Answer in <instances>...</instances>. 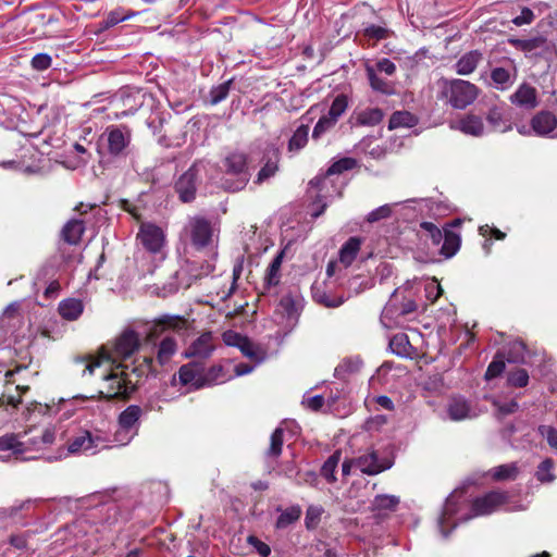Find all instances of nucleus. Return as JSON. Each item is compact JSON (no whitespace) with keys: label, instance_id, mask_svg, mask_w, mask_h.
Returning a JSON list of instances; mask_svg holds the SVG:
<instances>
[{"label":"nucleus","instance_id":"f257e3e1","mask_svg":"<svg viewBox=\"0 0 557 557\" xmlns=\"http://www.w3.org/2000/svg\"><path fill=\"white\" fill-rule=\"evenodd\" d=\"M77 364L84 367L83 375L100 377L98 389L100 395L106 398L125 397L135 389V384L132 382L126 367L121 363L114 364L110 356L99 355L82 358L77 360Z\"/></svg>","mask_w":557,"mask_h":557},{"label":"nucleus","instance_id":"f03ea898","mask_svg":"<svg viewBox=\"0 0 557 557\" xmlns=\"http://www.w3.org/2000/svg\"><path fill=\"white\" fill-rule=\"evenodd\" d=\"M356 165V160L352 158H343L338 161H335L326 171V173L322 176H317L309 183L308 194L311 198H313L312 202V212L311 215L313 218L320 216L327 203L326 200L339 197L342 194V189L331 178L332 175L341 174L344 171H348L354 169Z\"/></svg>","mask_w":557,"mask_h":557},{"label":"nucleus","instance_id":"7ed1b4c3","mask_svg":"<svg viewBox=\"0 0 557 557\" xmlns=\"http://www.w3.org/2000/svg\"><path fill=\"white\" fill-rule=\"evenodd\" d=\"M136 239L145 251V258L149 261L146 268L144 264H141V268L147 273H153L166 258L165 230L152 222H143L139 225Z\"/></svg>","mask_w":557,"mask_h":557},{"label":"nucleus","instance_id":"20e7f679","mask_svg":"<svg viewBox=\"0 0 557 557\" xmlns=\"http://www.w3.org/2000/svg\"><path fill=\"white\" fill-rule=\"evenodd\" d=\"M480 88L469 81L454 78L442 83V98L454 109L463 110L471 106L480 95Z\"/></svg>","mask_w":557,"mask_h":557},{"label":"nucleus","instance_id":"39448f33","mask_svg":"<svg viewBox=\"0 0 557 557\" xmlns=\"http://www.w3.org/2000/svg\"><path fill=\"white\" fill-rule=\"evenodd\" d=\"M223 166L227 176L223 180V187L228 191H239L244 189L249 182L247 156L244 152L234 151L228 153L223 161Z\"/></svg>","mask_w":557,"mask_h":557},{"label":"nucleus","instance_id":"423d86ee","mask_svg":"<svg viewBox=\"0 0 557 557\" xmlns=\"http://www.w3.org/2000/svg\"><path fill=\"white\" fill-rule=\"evenodd\" d=\"M132 140V131L124 125H110L99 137L98 152L107 153L113 157L125 154Z\"/></svg>","mask_w":557,"mask_h":557},{"label":"nucleus","instance_id":"0eeeda50","mask_svg":"<svg viewBox=\"0 0 557 557\" xmlns=\"http://www.w3.org/2000/svg\"><path fill=\"white\" fill-rule=\"evenodd\" d=\"M110 441L99 434H92L88 431H83L75 436L66 448L60 451V457L67 456L69 454H89L94 455L102 449L110 448Z\"/></svg>","mask_w":557,"mask_h":557},{"label":"nucleus","instance_id":"6e6552de","mask_svg":"<svg viewBox=\"0 0 557 557\" xmlns=\"http://www.w3.org/2000/svg\"><path fill=\"white\" fill-rule=\"evenodd\" d=\"M216 348V339L211 332H203L195 338L183 351V357L191 359L202 366V362L208 360Z\"/></svg>","mask_w":557,"mask_h":557},{"label":"nucleus","instance_id":"1a4fd4ad","mask_svg":"<svg viewBox=\"0 0 557 557\" xmlns=\"http://www.w3.org/2000/svg\"><path fill=\"white\" fill-rule=\"evenodd\" d=\"M140 347V338L137 332L125 330L114 342L112 350L107 352L102 350L99 355L110 356L111 360L116 363V359L131 358Z\"/></svg>","mask_w":557,"mask_h":557},{"label":"nucleus","instance_id":"9d476101","mask_svg":"<svg viewBox=\"0 0 557 557\" xmlns=\"http://www.w3.org/2000/svg\"><path fill=\"white\" fill-rule=\"evenodd\" d=\"M64 430L61 423H49L39 435L29 437L25 443L26 451H44L62 440Z\"/></svg>","mask_w":557,"mask_h":557},{"label":"nucleus","instance_id":"9b49d317","mask_svg":"<svg viewBox=\"0 0 557 557\" xmlns=\"http://www.w3.org/2000/svg\"><path fill=\"white\" fill-rule=\"evenodd\" d=\"M187 230L190 240L197 249H203L213 244L214 228L208 220L193 216L188 221Z\"/></svg>","mask_w":557,"mask_h":557},{"label":"nucleus","instance_id":"f8f14e48","mask_svg":"<svg viewBox=\"0 0 557 557\" xmlns=\"http://www.w3.org/2000/svg\"><path fill=\"white\" fill-rule=\"evenodd\" d=\"M173 384L178 383L187 391H196L203 387L202 366L198 362L190 361L182 366L178 372L172 379Z\"/></svg>","mask_w":557,"mask_h":557},{"label":"nucleus","instance_id":"ddd939ff","mask_svg":"<svg viewBox=\"0 0 557 557\" xmlns=\"http://www.w3.org/2000/svg\"><path fill=\"white\" fill-rule=\"evenodd\" d=\"M461 496L462 492L455 491L447 497L444 505L443 512L438 519V527L445 537L457 525V521L454 520V517L459 510Z\"/></svg>","mask_w":557,"mask_h":557},{"label":"nucleus","instance_id":"4468645a","mask_svg":"<svg viewBox=\"0 0 557 557\" xmlns=\"http://www.w3.org/2000/svg\"><path fill=\"white\" fill-rule=\"evenodd\" d=\"M505 494L500 492H491L476 498L472 504V517L490 515L497 510L505 502ZM471 518V516H470ZM469 517L462 520H468Z\"/></svg>","mask_w":557,"mask_h":557},{"label":"nucleus","instance_id":"2eb2a0df","mask_svg":"<svg viewBox=\"0 0 557 557\" xmlns=\"http://www.w3.org/2000/svg\"><path fill=\"white\" fill-rule=\"evenodd\" d=\"M392 467V462L387 459H380L373 450L356 458V468L362 473L375 475Z\"/></svg>","mask_w":557,"mask_h":557},{"label":"nucleus","instance_id":"dca6fc26","mask_svg":"<svg viewBox=\"0 0 557 557\" xmlns=\"http://www.w3.org/2000/svg\"><path fill=\"white\" fill-rule=\"evenodd\" d=\"M447 414L453 421H461L478 417L476 409L462 396H454L447 404Z\"/></svg>","mask_w":557,"mask_h":557},{"label":"nucleus","instance_id":"f3484780","mask_svg":"<svg viewBox=\"0 0 557 557\" xmlns=\"http://www.w3.org/2000/svg\"><path fill=\"white\" fill-rule=\"evenodd\" d=\"M532 131L539 136L557 137V119L548 111H541L531 120Z\"/></svg>","mask_w":557,"mask_h":557},{"label":"nucleus","instance_id":"a211bd4d","mask_svg":"<svg viewBox=\"0 0 557 557\" xmlns=\"http://www.w3.org/2000/svg\"><path fill=\"white\" fill-rule=\"evenodd\" d=\"M222 339L225 345L237 347L245 357L255 359L258 357L257 349L246 336L235 332V331H226L222 335Z\"/></svg>","mask_w":557,"mask_h":557},{"label":"nucleus","instance_id":"6ab92c4d","mask_svg":"<svg viewBox=\"0 0 557 557\" xmlns=\"http://www.w3.org/2000/svg\"><path fill=\"white\" fill-rule=\"evenodd\" d=\"M511 103L531 110L537 106L536 89L529 84H521L510 96Z\"/></svg>","mask_w":557,"mask_h":557},{"label":"nucleus","instance_id":"aec40b11","mask_svg":"<svg viewBox=\"0 0 557 557\" xmlns=\"http://www.w3.org/2000/svg\"><path fill=\"white\" fill-rule=\"evenodd\" d=\"M33 426L29 425L23 433H7L0 436V450L12 451L14 455H22L26 453L25 443L21 441L22 436L30 434Z\"/></svg>","mask_w":557,"mask_h":557},{"label":"nucleus","instance_id":"412c9836","mask_svg":"<svg viewBox=\"0 0 557 557\" xmlns=\"http://www.w3.org/2000/svg\"><path fill=\"white\" fill-rule=\"evenodd\" d=\"M486 121L494 132L506 133L512 129L510 114L502 108L490 109Z\"/></svg>","mask_w":557,"mask_h":557},{"label":"nucleus","instance_id":"4be33fe9","mask_svg":"<svg viewBox=\"0 0 557 557\" xmlns=\"http://www.w3.org/2000/svg\"><path fill=\"white\" fill-rule=\"evenodd\" d=\"M176 191L180 198L184 202H188L194 199L196 193V171L189 169L186 171L176 182Z\"/></svg>","mask_w":557,"mask_h":557},{"label":"nucleus","instance_id":"5701e85b","mask_svg":"<svg viewBox=\"0 0 557 557\" xmlns=\"http://www.w3.org/2000/svg\"><path fill=\"white\" fill-rule=\"evenodd\" d=\"M120 102L123 109L116 114L119 117L134 114L143 107L145 94L139 89L125 92L121 96Z\"/></svg>","mask_w":557,"mask_h":557},{"label":"nucleus","instance_id":"b1692460","mask_svg":"<svg viewBox=\"0 0 557 557\" xmlns=\"http://www.w3.org/2000/svg\"><path fill=\"white\" fill-rule=\"evenodd\" d=\"M66 401L61 399L60 403L55 406H50L41 403H30L27 405L25 410V420L30 421L33 417L36 416H58L60 410L66 406Z\"/></svg>","mask_w":557,"mask_h":557},{"label":"nucleus","instance_id":"393cba45","mask_svg":"<svg viewBox=\"0 0 557 557\" xmlns=\"http://www.w3.org/2000/svg\"><path fill=\"white\" fill-rule=\"evenodd\" d=\"M162 331H173L178 335H186L193 324L187 319L180 315H165L159 320Z\"/></svg>","mask_w":557,"mask_h":557},{"label":"nucleus","instance_id":"a878e982","mask_svg":"<svg viewBox=\"0 0 557 557\" xmlns=\"http://www.w3.org/2000/svg\"><path fill=\"white\" fill-rule=\"evenodd\" d=\"M84 311V304L77 298L63 299L58 306V312L62 319L67 321L77 320Z\"/></svg>","mask_w":557,"mask_h":557},{"label":"nucleus","instance_id":"bb28decb","mask_svg":"<svg viewBox=\"0 0 557 557\" xmlns=\"http://www.w3.org/2000/svg\"><path fill=\"white\" fill-rule=\"evenodd\" d=\"M481 60V52L478 50L469 51L456 62L455 71L459 75H469L474 72Z\"/></svg>","mask_w":557,"mask_h":557},{"label":"nucleus","instance_id":"cd10ccee","mask_svg":"<svg viewBox=\"0 0 557 557\" xmlns=\"http://www.w3.org/2000/svg\"><path fill=\"white\" fill-rule=\"evenodd\" d=\"M177 341L173 336H164L157 348V361L164 366L171 361L173 356L177 352Z\"/></svg>","mask_w":557,"mask_h":557},{"label":"nucleus","instance_id":"c85d7f7f","mask_svg":"<svg viewBox=\"0 0 557 557\" xmlns=\"http://www.w3.org/2000/svg\"><path fill=\"white\" fill-rule=\"evenodd\" d=\"M143 410L137 405H131L119 416V425L126 430L137 431Z\"/></svg>","mask_w":557,"mask_h":557},{"label":"nucleus","instance_id":"c756f323","mask_svg":"<svg viewBox=\"0 0 557 557\" xmlns=\"http://www.w3.org/2000/svg\"><path fill=\"white\" fill-rule=\"evenodd\" d=\"M463 134L471 136H481L484 133V124L481 117L475 115H467L466 117L458 121L455 126Z\"/></svg>","mask_w":557,"mask_h":557},{"label":"nucleus","instance_id":"7c9ffc66","mask_svg":"<svg viewBox=\"0 0 557 557\" xmlns=\"http://www.w3.org/2000/svg\"><path fill=\"white\" fill-rule=\"evenodd\" d=\"M361 246V239L350 237L339 250V262L344 267H349L356 259Z\"/></svg>","mask_w":557,"mask_h":557},{"label":"nucleus","instance_id":"2f4dec72","mask_svg":"<svg viewBox=\"0 0 557 557\" xmlns=\"http://www.w3.org/2000/svg\"><path fill=\"white\" fill-rule=\"evenodd\" d=\"M399 504V498L395 495H376L371 504V508L373 511L377 512V515H385L387 512L394 511Z\"/></svg>","mask_w":557,"mask_h":557},{"label":"nucleus","instance_id":"473e14b6","mask_svg":"<svg viewBox=\"0 0 557 557\" xmlns=\"http://www.w3.org/2000/svg\"><path fill=\"white\" fill-rule=\"evenodd\" d=\"M367 77L369 79L370 86L374 91L392 95L394 92V87L387 81L381 78L375 70L371 65L366 66Z\"/></svg>","mask_w":557,"mask_h":557},{"label":"nucleus","instance_id":"72a5a7b5","mask_svg":"<svg viewBox=\"0 0 557 557\" xmlns=\"http://www.w3.org/2000/svg\"><path fill=\"white\" fill-rule=\"evenodd\" d=\"M491 78L495 88L506 90L513 84L515 75L507 69L495 67L491 72Z\"/></svg>","mask_w":557,"mask_h":557},{"label":"nucleus","instance_id":"f704fd0d","mask_svg":"<svg viewBox=\"0 0 557 557\" xmlns=\"http://www.w3.org/2000/svg\"><path fill=\"white\" fill-rule=\"evenodd\" d=\"M442 242L443 244L440 251L445 258L453 257L460 247L459 235L450 230H445Z\"/></svg>","mask_w":557,"mask_h":557},{"label":"nucleus","instance_id":"c9c22d12","mask_svg":"<svg viewBox=\"0 0 557 557\" xmlns=\"http://www.w3.org/2000/svg\"><path fill=\"white\" fill-rule=\"evenodd\" d=\"M85 231L84 224L79 220H72L65 224L62 231L63 238L71 245H76Z\"/></svg>","mask_w":557,"mask_h":557},{"label":"nucleus","instance_id":"e433bc0d","mask_svg":"<svg viewBox=\"0 0 557 557\" xmlns=\"http://www.w3.org/2000/svg\"><path fill=\"white\" fill-rule=\"evenodd\" d=\"M389 347L394 354L400 357H408L412 352V346L405 333L394 335L389 341Z\"/></svg>","mask_w":557,"mask_h":557},{"label":"nucleus","instance_id":"4c0bfd02","mask_svg":"<svg viewBox=\"0 0 557 557\" xmlns=\"http://www.w3.org/2000/svg\"><path fill=\"white\" fill-rule=\"evenodd\" d=\"M418 123L416 115L408 111L394 112L388 122V128L395 129L399 127H413Z\"/></svg>","mask_w":557,"mask_h":557},{"label":"nucleus","instance_id":"58836bf2","mask_svg":"<svg viewBox=\"0 0 557 557\" xmlns=\"http://www.w3.org/2000/svg\"><path fill=\"white\" fill-rule=\"evenodd\" d=\"M383 111L379 108H368L362 111H360L357 116L356 121L360 125L364 126H374L377 125L383 120Z\"/></svg>","mask_w":557,"mask_h":557},{"label":"nucleus","instance_id":"ea45409f","mask_svg":"<svg viewBox=\"0 0 557 557\" xmlns=\"http://www.w3.org/2000/svg\"><path fill=\"white\" fill-rule=\"evenodd\" d=\"M278 156L276 151H272V157L265 162V164L260 169L256 183L262 184L269 178L273 177L278 170Z\"/></svg>","mask_w":557,"mask_h":557},{"label":"nucleus","instance_id":"a19ab883","mask_svg":"<svg viewBox=\"0 0 557 557\" xmlns=\"http://www.w3.org/2000/svg\"><path fill=\"white\" fill-rule=\"evenodd\" d=\"M283 253L277 255L270 263L265 276H264V285L265 287H272L278 284L280 282V271L282 265Z\"/></svg>","mask_w":557,"mask_h":557},{"label":"nucleus","instance_id":"79ce46f5","mask_svg":"<svg viewBox=\"0 0 557 557\" xmlns=\"http://www.w3.org/2000/svg\"><path fill=\"white\" fill-rule=\"evenodd\" d=\"M309 136V127L307 125H300L288 143V150L290 152H298L301 150L308 143Z\"/></svg>","mask_w":557,"mask_h":557},{"label":"nucleus","instance_id":"37998d69","mask_svg":"<svg viewBox=\"0 0 557 557\" xmlns=\"http://www.w3.org/2000/svg\"><path fill=\"white\" fill-rule=\"evenodd\" d=\"M301 516V509L299 506H292L278 516L276 520V528L277 529H284L292 524L293 522L297 521Z\"/></svg>","mask_w":557,"mask_h":557},{"label":"nucleus","instance_id":"c03bdc74","mask_svg":"<svg viewBox=\"0 0 557 557\" xmlns=\"http://www.w3.org/2000/svg\"><path fill=\"white\" fill-rule=\"evenodd\" d=\"M203 386L225 382L228 377L222 366H213L206 372L202 371Z\"/></svg>","mask_w":557,"mask_h":557},{"label":"nucleus","instance_id":"a18cd8bd","mask_svg":"<svg viewBox=\"0 0 557 557\" xmlns=\"http://www.w3.org/2000/svg\"><path fill=\"white\" fill-rule=\"evenodd\" d=\"M341 461V453L335 451L332 456L327 458L324 465L321 468V474L325 480L330 483L335 482L336 478L334 475L335 470Z\"/></svg>","mask_w":557,"mask_h":557},{"label":"nucleus","instance_id":"49530a36","mask_svg":"<svg viewBox=\"0 0 557 557\" xmlns=\"http://www.w3.org/2000/svg\"><path fill=\"white\" fill-rule=\"evenodd\" d=\"M492 476L496 481L511 480L518 474V468L516 463H506L495 467L491 470Z\"/></svg>","mask_w":557,"mask_h":557},{"label":"nucleus","instance_id":"de8ad7c7","mask_svg":"<svg viewBox=\"0 0 557 557\" xmlns=\"http://www.w3.org/2000/svg\"><path fill=\"white\" fill-rule=\"evenodd\" d=\"M554 462L552 459L547 458L543 460L535 472L536 479L542 483H550L555 480V474L553 473Z\"/></svg>","mask_w":557,"mask_h":557},{"label":"nucleus","instance_id":"09e8293b","mask_svg":"<svg viewBox=\"0 0 557 557\" xmlns=\"http://www.w3.org/2000/svg\"><path fill=\"white\" fill-rule=\"evenodd\" d=\"M420 227L424 232L423 236L430 239L434 246L438 247L443 240V232L432 222H422Z\"/></svg>","mask_w":557,"mask_h":557},{"label":"nucleus","instance_id":"8fccbe9b","mask_svg":"<svg viewBox=\"0 0 557 557\" xmlns=\"http://www.w3.org/2000/svg\"><path fill=\"white\" fill-rule=\"evenodd\" d=\"M525 359V345L516 341L509 345L507 360L513 363H522Z\"/></svg>","mask_w":557,"mask_h":557},{"label":"nucleus","instance_id":"3c124183","mask_svg":"<svg viewBox=\"0 0 557 557\" xmlns=\"http://www.w3.org/2000/svg\"><path fill=\"white\" fill-rule=\"evenodd\" d=\"M336 122L337 121L334 120V117L330 116L329 114L321 116L313 128L312 138H320L323 134L333 128Z\"/></svg>","mask_w":557,"mask_h":557},{"label":"nucleus","instance_id":"603ef678","mask_svg":"<svg viewBox=\"0 0 557 557\" xmlns=\"http://www.w3.org/2000/svg\"><path fill=\"white\" fill-rule=\"evenodd\" d=\"M281 308L286 314L292 315L296 313L300 307V298L298 295L286 294L280 300Z\"/></svg>","mask_w":557,"mask_h":557},{"label":"nucleus","instance_id":"864d4df0","mask_svg":"<svg viewBox=\"0 0 557 557\" xmlns=\"http://www.w3.org/2000/svg\"><path fill=\"white\" fill-rule=\"evenodd\" d=\"M27 389H28L27 386L17 385L16 386V391L18 392L17 396H15V395L0 396V408H3L5 410H8L9 407L16 408L18 406V404L22 403L21 394L25 393Z\"/></svg>","mask_w":557,"mask_h":557},{"label":"nucleus","instance_id":"5fc2aeb1","mask_svg":"<svg viewBox=\"0 0 557 557\" xmlns=\"http://www.w3.org/2000/svg\"><path fill=\"white\" fill-rule=\"evenodd\" d=\"M348 107V99L345 95H338L332 102L329 110V115L338 120V117L346 111Z\"/></svg>","mask_w":557,"mask_h":557},{"label":"nucleus","instance_id":"6e6d98bb","mask_svg":"<svg viewBox=\"0 0 557 557\" xmlns=\"http://www.w3.org/2000/svg\"><path fill=\"white\" fill-rule=\"evenodd\" d=\"M283 446V429L277 428L271 435L270 447L268 450L269 456L277 457L282 453Z\"/></svg>","mask_w":557,"mask_h":557},{"label":"nucleus","instance_id":"4d7b16f0","mask_svg":"<svg viewBox=\"0 0 557 557\" xmlns=\"http://www.w3.org/2000/svg\"><path fill=\"white\" fill-rule=\"evenodd\" d=\"M397 205L398 203L383 205V206L372 210L371 212H369V214L367 216V221L370 223H373V222H377L380 220L389 218L393 212V208Z\"/></svg>","mask_w":557,"mask_h":557},{"label":"nucleus","instance_id":"13d9d810","mask_svg":"<svg viewBox=\"0 0 557 557\" xmlns=\"http://www.w3.org/2000/svg\"><path fill=\"white\" fill-rule=\"evenodd\" d=\"M231 81L220 84L210 90V102L216 104L223 101L230 92Z\"/></svg>","mask_w":557,"mask_h":557},{"label":"nucleus","instance_id":"bf43d9fd","mask_svg":"<svg viewBox=\"0 0 557 557\" xmlns=\"http://www.w3.org/2000/svg\"><path fill=\"white\" fill-rule=\"evenodd\" d=\"M508 383L516 387H524L529 383V374L524 369H518L509 373Z\"/></svg>","mask_w":557,"mask_h":557},{"label":"nucleus","instance_id":"052dcab7","mask_svg":"<svg viewBox=\"0 0 557 557\" xmlns=\"http://www.w3.org/2000/svg\"><path fill=\"white\" fill-rule=\"evenodd\" d=\"M137 435V431L126 430L119 425L117 430L114 433L113 442L119 446L127 445L135 436Z\"/></svg>","mask_w":557,"mask_h":557},{"label":"nucleus","instance_id":"680f3d73","mask_svg":"<svg viewBox=\"0 0 557 557\" xmlns=\"http://www.w3.org/2000/svg\"><path fill=\"white\" fill-rule=\"evenodd\" d=\"M505 370V361L502 357L496 356L495 359L488 364L485 372V379L492 380L498 376Z\"/></svg>","mask_w":557,"mask_h":557},{"label":"nucleus","instance_id":"e2e57ef3","mask_svg":"<svg viewBox=\"0 0 557 557\" xmlns=\"http://www.w3.org/2000/svg\"><path fill=\"white\" fill-rule=\"evenodd\" d=\"M539 432L546 438L548 445L557 450V430L550 425H541Z\"/></svg>","mask_w":557,"mask_h":557},{"label":"nucleus","instance_id":"0e129e2a","mask_svg":"<svg viewBox=\"0 0 557 557\" xmlns=\"http://www.w3.org/2000/svg\"><path fill=\"white\" fill-rule=\"evenodd\" d=\"M52 59L47 53H38L32 59V66L38 71H45L51 66Z\"/></svg>","mask_w":557,"mask_h":557},{"label":"nucleus","instance_id":"69168bd1","mask_svg":"<svg viewBox=\"0 0 557 557\" xmlns=\"http://www.w3.org/2000/svg\"><path fill=\"white\" fill-rule=\"evenodd\" d=\"M534 13L529 8H523L521 13L512 20L516 26L529 25L534 21Z\"/></svg>","mask_w":557,"mask_h":557},{"label":"nucleus","instance_id":"338daca9","mask_svg":"<svg viewBox=\"0 0 557 557\" xmlns=\"http://www.w3.org/2000/svg\"><path fill=\"white\" fill-rule=\"evenodd\" d=\"M248 543L257 550L261 557H268L271 554L270 546L256 536H249Z\"/></svg>","mask_w":557,"mask_h":557},{"label":"nucleus","instance_id":"774afa93","mask_svg":"<svg viewBox=\"0 0 557 557\" xmlns=\"http://www.w3.org/2000/svg\"><path fill=\"white\" fill-rule=\"evenodd\" d=\"M314 298L317 299L318 302L323 304L325 307H329V308L338 307L344 302V299L342 297L332 298V297L327 296L325 293H323V294L315 293Z\"/></svg>","mask_w":557,"mask_h":557}]
</instances>
